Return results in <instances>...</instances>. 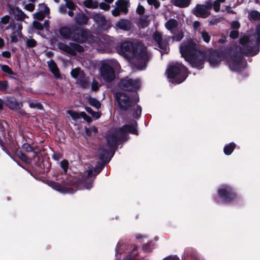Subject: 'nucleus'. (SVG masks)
I'll return each mask as SVG.
<instances>
[{"instance_id": "f257e3e1", "label": "nucleus", "mask_w": 260, "mask_h": 260, "mask_svg": "<svg viewBox=\"0 0 260 260\" xmlns=\"http://www.w3.org/2000/svg\"><path fill=\"white\" fill-rule=\"evenodd\" d=\"M118 52L129 59L137 69H146L149 54L146 48L142 43L125 41L120 44Z\"/></svg>"}, {"instance_id": "f03ea898", "label": "nucleus", "mask_w": 260, "mask_h": 260, "mask_svg": "<svg viewBox=\"0 0 260 260\" xmlns=\"http://www.w3.org/2000/svg\"><path fill=\"white\" fill-rule=\"evenodd\" d=\"M182 56L193 68L201 70L204 67L205 54L199 49L198 46L192 40L183 42L180 46Z\"/></svg>"}, {"instance_id": "7ed1b4c3", "label": "nucleus", "mask_w": 260, "mask_h": 260, "mask_svg": "<svg viewBox=\"0 0 260 260\" xmlns=\"http://www.w3.org/2000/svg\"><path fill=\"white\" fill-rule=\"evenodd\" d=\"M137 123L134 121L131 124H125L123 127L110 131L106 137L108 144L112 147L117 142L126 140L128 132L137 135Z\"/></svg>"}, {"instance_id": "20e7f679", "label": "nucleus", "mask_w": 260, "mask_h": 260, "mask_svg": "<svg viewBox=\"0 0 260 260\" xmlns=\"http://www.w3.org/2000/svg\"><path fill=\"white\" fill-rule=\"evenodd\" d=\"M255 43L254 45L248 41L247 37H243L240 40V43L242 45L241 53L247 56H253L258 53L260 51V25H257L254 34Z\"/></svg>"}, {"instance_id": "39448f33", "label": "nucleus", "mask_w": 260, "mask_h": 260, "mask_svg": "<svg viewBox=\"0 0 260 260\" xmlns=\"http://www.w3.org/2000/svg\"><path fill=\"white\" fill-rule=\"evenodd\" d=\"M167 74L171 82L179 84L186 78L187 69L181 63H173L168 68Z\"/></svg>"}, {"instance_id": "423d86ee", "label": "nucleus", "mask_w": 260, "mask_h": 260, "mask_svg": "<svg viewBox=\"0 0 260 260\" xmlns=\"http://www.w3.org/2000/svg\"><path fill=\"white\" fill-rule=\"evenodd\" d=\"M119 67L118 62L115 60H107L103 62L100 68V75L107 82H111L115 78V72L113 69Z\"/></svg>"}, {"instance_id": "0eeeda50", "label": "nucleus", "mask_w": 260, "mask_h": 260, "mask_svg": "<svg viewBox=\"0 0 260 260\" xmlns=\"http://www.w3.org/2000/svg\"><path fill=\"white\" fill-rule=\"evenodd\" d=\"M133 99H116V104L121 109L126 110L129 108H133L135 111L133 115L135 118H138L141 114L142 109L140 106L136 105L135 103L139 102V99H135L136 100L134 102L132 101Z\"/></svg>"}, {"instance_id": "6e6552de", "label": "nucleus", "mask_w": 260, "mask_h": 260, "mask_svg": "<svg viewBox=\"0 0 260 260\" xmlns=\"http://www.w3.org/2000/svg\"><path fill=\"white\" fill-rule=\"evenodd\" d=\"M141 82L139 79H132L128 77L120 80L118 86L125 91H136L140 88Z\"/></svg>"}, {"instance_id": "1a4fd4ad", "label": "nucleus", "mask_w": 260, "mask_h": 260, "mask_svg": "<svg viewBox=\"0 0 260 260\" xmlns=\"http://www.w3.org/2000/svg\"><path fill=\"white\" fill-rule=\"evenodd\" d=\"M212 3L207 2L205 5L198 4L192 9V13L198 17L206 18L210 15Z\"/></svg>"}, {"instance_id": "9d476101", "label": "nucleus", "mask_w": 260, "mask_h": 260, "mask_svg": "<svg viewBox=\"0 0 260 260\" xmlns=\"http://www.w3.org/2000/svg\"><path fill=\"white\" fill-rule=\"evenodd\" d=\"M153 38L157 42L161 53H168L169 52V48L168 44L171 37L162 36L161 32L156 31L153 34Z\"/></svg>"}, {"instance_id": "9b49d317", "label": "nucleus", "mask_w": 260, "mask_h": 260, "mask_svg": "<svg viewBox=\"0 0 260 260\" xmlns=\"http://www.w3.org/2000/svg\"><path fill=\"white\" fill-rule=\"evenodd\" d=\"M71 75L76 80V82L82 88L89 87L90 83V79L84 74L83 72L79 68H76L72 70Z\"/></svg>"}, {"instance_id": "f8f14e48", "label": "nucleus", "mask_w": 260, "mask_h": 260, "mask_svg": "<svg viewBox=\"0 0 260 260\" xmlns=\"http://www.w3.org/2000/svg\"><path fill=\"white\" fill-rule=\"evenodd\" d=\"M57 46L60 50L72 55H76L77 52H82L84 51L82 46L74 43H70L67 45L60 42L57 44Z\"/></svg>"}, {"instance_id": "ddd939ff", "label": "nucleus", "mask_w": 260, "mask_h": 260, "mask_svg": "<svg viewBox=\"0 0 260 260\" xmlns=\"http://www.w3.org/2000/svg\"><path fill=\"white\" fill-rule=\"evenodd\" d=\"M116 7L112 11V14L114 16H117L120 13L126 14L130 6L129 0H118L115 2Z\"/></svg>"}, {"instance_id": "4468645a", "label": "nucleus", "mask_w": 260, "mask_h": 260, "mask_svg": "<svg viewBox=\"0 0 260 260\" xmlns=\"http://www.w3.org/2000/svg\"><path fill=\"white\" fill-rule=\"evenodd\" d=\"M230 69L234 72H240L243 69L246 65V62L241 57L237 58H231L229 61Z\"/></svg>"}, {"instance_id": "2eb2a0df", "label": "nucleus", "mask_w": 260, "mask_h": 260, "mask_svg": "<svg viewBox=\"0 0 260 260\" xmlns=\"http://www.w3.org/2000/svg\"><path fill=\"white\" fill-rule=\"evenodd\" d=\"M87 35L88 32L86 30L75 27L73 28L72 40L78 42H83L86 40Z\"/></svg>"}, {"instance_id": "dca6fc26", "label": "nucleus", "mask_w": 260, "mask_h": 260, "mask_svg": "<svg viewBox=\"0 0 260 260\" xmlns=\"http://www.w3.org/2000/svg\"><path fill=\"white\" fill-rule=\"evenodd\" d=\"M218 194L223 200V203H227L233 199L234 195L232 193L228 186H224L218 189Z\"/></svg>"}, {"instance_id": "f3484780", "label": "nucleus", "mask_w": 260, "mask_h": 260, "mask_svg": "<svg viewBox=\"0 0 260 260\" xmlns=\"http://www.w3.org/2000/svg\"><path fill=\"white\" fill-rule=\"evenodd\" d=\"M102 166L99 167L94 169V174L93 175V170L92 168H89L88 170L87 177L88 179L84 180V185L86 189H90L92 187V178L99 174L102 170Z\"/></svg>"}, {"instance_id": "a211bd4d", "label": "nucleus", "mask_w": 260, "mask_h": 260, "mask_svg": "<svg viewBox=\"0 0 260 260\" xmlns=\"http://www.w3.org/2000/svg\"><path fill=\"white\" fill-rule=\"evenodd\" d=\"M100 26L103 28L109 25L110 23L105 17L101 14L93 13L91 17Z\"/></svg>"}, {"instance_id": "6ab92c4d", "label": "nucleus", "mask_w": 260, "mask_h": 260, "mask_svg": "<svg viewBox=\"0 0 260 260\" xmlns=\"http://www.w3.org/2000/svg\"><path fill=\"white\" fill-rule=\"evenodd\" d=\"M115 27L121 30L128 31L132 28V23L126 19H121L115 23Z\"/></svg>"}, {"instance_id": "aec40b11", "label": "nucleus", "mask_w": 260, "mask_h": 260, "mask_svg": "<svg viewBox=\"0 0 260 260\" xmlns=\"http://www.w3.org/2000/svg\"><path fill=\"white\" fill-rule=\"evenodd\" d=\"M221 60V57L219 53L217 52H214L210 54L208 58V61L210 66L212 67H215L218 66Z\"/></svg>"}, {"instance_id": "412c9836", "label": "nucleus", "mask_w": 260, "mask_h": 260, "mask_svg": "<svg viewBox=\"0 0 260 260\" xmlns=\"http://www.w3.org/2000/svg\"><path fill=\"white\" fill-rule=\"evenodd\" d=\"M103 39L105 41V42L102 43L104 46V48H97L96 49L100 52L110 51V49L108 48L112 46V38L108 36H103Z\"/></svg>"}, {"instance_id": "4be33fe9", "label": "nucleus", "mask_w": 260, "mask_h": 260, "mask_svg": "<svg viewBox=\"0 0 260 260\" xmlns=\"http://www.w3.org/2000/svg\"><path fill=\"white\" fill-rule=\"evenodd\" d=\"M74 20L77 24L84 25L87 24L89 18L85 14L79 13L76 14Z\"/></svg>"}, {"instance_id": "5701e85b", "label": "nucleus", "mask_w": 260, "mask_h": 260, "mask_svg": "<svg viewBox=\"0 0 260 260\" xmlns=\"http://www.w3.org/2000/svg\"><path fill=\"white\" fill-rule=\"evenodd\" d=\"M59 34L64 39H72L73 29L69 26H62L59 29Z\"/></svg>"}, {"instance_id": "b1692460", "label": "nucleus", "mask_w": 260, "mask_h": 260, "mask_svg": "<svg viewBox=\"0 0 260 260\" xmlns=\"http://www.w3.org/2000/svg\"><path fill=\"white\" fill-rule=\"evenodd\" d=\"M49 185L54 189L62 193H72L73 192L72 190L69 189L67 187H62L59 183L57 182H51L49 184Z\"/></svg>"}, {"instance_id": "393cba45", "label": "nucleus", "mask_w": 260, "mask_h": 260, "mask_svg": "<svg viewBox=\"0 0 260 260\" xmlns=\"http://www.w3.org/2000/svg\"><path fill=\"white\" fill-rule=\"evenodd\" d=\"M47 63L50 71L53 73L54 76L56 78H60V76L59 73V70L55 62L53 60H50L47 62Z\"/></svg>"}, {"instance_id": "a878e982", "label": "nucleus", "mask_w": 260, "mask_h": 260, "mask_svg": "<svg viewBox=\"0 0 260 260\" xmlns=\"http://www.w3.org/2000/svg\"><path fill=\"white\" fill-rule=\"evenodd\" d=\"M178 25V22L176 19H170L165 23V26L171 32L174 33Z\"/></svg>"}, {"instance_id": "bb28decb", "label": "nucleus", "mask_w": 260, "mask_h": 260, "mask_svg": "<svg viewBox=\"0 0 260 260\" xmlns=\"http://www.w3.org/2000/svg\"><path fill=\"white\" fill-rule=\"evenodd\" d=\"M172 4L179 8H186L189 6L190 0H171Z\"/></svg>"}, {"instance_id": "cd10ccee", "label": "nucleus", "mask_w": 260, "mask_h": 260, "mask_svg": "<svg viewBox=\"0 0 260 260\" xmlns=\"http://www.w3.org/2000/svg\"><path fill=\"white\" fill-rule=\"evenodd\" d=\"M13 13L15 18L17 20H22L26 17V15L24 12L18 7H15L13 9Z\"/></svg>"}, {"instance_id": "c85d7f7f", "label": "nucleus", "mask_w": 260, "mask_h": 260, "mask_svg": "<svg viewBox=\"0 0 260 260\" xmlns=\"http://www.w3.org/2000/svg\"><path fill=\"white\" fill-rule=\"evenodd\" d=\"M236 145L234 143H231L225 145L224 147V152L226 155L231 154L235 149Z\"/></svg>"}, {"instance_id": "c756f323", "label": "nucleus", "mask_w": 260, "mask_h": 260, "mask_svg": "<svg viewBox=\"0 0 260 260\" xmlns=\"http://www.w3.org/2000/svg\"><path fill=\"white\" fill-rule=\"evenodd\" d=\"M7 106L11 109L16 110L20 108L21 104L17 102L15 100L8 102Z\"/></svg>"}, {"instance_id": "7c9ffc66", "label": "nucleus", "mask_w": 260, "mask_h": 260, "mask_svg": "<svg viewBox=\"0 0 260 260\" xmlns=\"http://www.w3.org/2000/svg\"><path fill=\"white\" fill-rule=\"evenodd\" d=\"M84 6L88 8L95 9L98 7V4L92 0H85L83 2Z\"/></svg>"}, {"instance_id": "2f4dec72", "label": "nucleus", "mask_w": 260, "mask_h": 260, "mask_svg": "<svg viewBox=\"0 0 260 260\" xmlns=\"http://www.w3.org/2000/svg\"><path fill=\"white\" fill-rule=\"evenodd\" d=\"M249 18L253 20H260V13L256 10H252L249 12Z\"/></svg>"}, {"instance_id": "473e14b6", "label": "nucleus", "mask_w": 260, "mask_h": 260, "mask_svg": "<svg viewBox=\"0 0 260 260\" xmlns=\"http://www.w3.org/2000/svg\"><path fill=\"white\" fill-rule=\"evenodd\" d=\"M24 41L25 42L28 48L34 47L37 45V42L31 37L27 38L24 37L23 38Z\"/></svg>"}, {"instance_id": "72a5a7b5", "label": "nucleus", "mask_w": 260, "mask_h": 260, "mask_svg": "<svg viewBox=\"0 0 260 260\" xmlns=\"http://www.w3.org/2000/svg\"><path fill=\"white\" fill-rule=\"evenodd\" d=\"M199 33L204 41L207 43H208L210 40L211 38L209 33L204 29L201 30L199 31Z\"/></svg>"}, {"instance_id": "f704fd0d", "label": "nucleus", "mask_w": 260, "mask_h": 260, "mask_svg": "<svg viewBox=\"0 0 260 260\" xmlns=\"http://www.w3.org/2000/svg\"><path fill=\"white\" fill-rule=\"evenodd\" d=\"M67 113L74 120H78L81 118V112H77L72 110H69Z\"/></svg>"}, {"instance_id": "c9c22d12", "label": "nucleus", "mask_w": 260, "mask_h": 260, "mask_svg": "<svg viewBox=\"0 0 260 260\" xmlns=\"http://www.w3.org/2000/svg\"><path fill=\"white\" fill-rule=\"evenodd\" d=\"M88 102L90 105L99 109L101 108V103L96 99H88Z\"/></svg>"}, {"instance_id": "e433bc0d", "label": "nucleus", "mask_w": 260, "mask_h": 260, "mask_svg": "<svg viewBox=\"0 0 260 260\" xmlns=\"http://www.w3.org/2000/svg\"><path fill=\"white\" fill-rule=\"evenodd\" d=\"M10 20V16L9 15H5L1 18L0 21V27H4L6 24H7Z\"/></svg>"}, {"instance_id": "4c0bfd02", "label": "nucleus", "mask_w": 260, "mask_h": 260, "mask_svg": "<svg viewBox=\"0 0 260 260\" xmlns=\"http://www.w3.org/2000/svg\"><path fill=\"white\" fill-rule=\"evenodd\" d=\"M1 69L3 72L9 75L15 74L13 71L11 69V68L7 65L1 66Z\"/></svg>"}, {"instance_id": "58836bf2", "label": "nucleus", "mask_w": 260, "mask_h": 260, "mask_svg": "<svg viewBox=\"0 0 260 260\" xmlns=\"http://www.w3.org/2000/svg\"><path fill=\"white\" fill-rule=\"evenodd\" d=\"M60 167L63 169L64 173L67 172L68 167H69V162L66 160H63L60 162Z\"/></svg>"}, {"instance_id": "ea45409f", "label": "nucleus", "mask_w": 260, "mask_h": 260, "mask_svg": "<svg viewBox=\"0 0 260 260\" xmlns=\"http://www.w3.org/2000/svg\"><path fill=\"white\" fill-rule=\"evenodd\" d=\"M29 106L31 108H36L38 109H42V105L40 103L37 102H30L29 103Z\"/></svg>"}, {"instance_id": "a19ab883", "label": "nucleus", "mask_w": 260, "mask_h": 260, "mask_svg": "<svg viewBox=\"0 0 260 260\" xmlns=\"http://www.w3.org/2000/svg\"><path fill=\"white\" fill-rule=\"evenodd\" d=\"M34 18H35L36 19L42 20L44 17V14L43 12H38L35 13L34 14Z\"/></svg>"}, {"instance_id": "79ce46f5", "label": "nucleus", "mask_w": 260, "mask_h": 260, "mask_svg": "<svg viewBox=\"0 0 260 260\" xmlns=\"http://www.w3.org/2000/svg\"><path fill=\"white\" fill-rule=\"evenodd\" d=\"M212 6L213 7V9L216 12H218L220 10V3L216 0L212 3Z\"/></svg>"}, {"instance_id": "37998d69", "label": "nucleus", "mask_w": 260, "mask_h": 260, "mask_svg": "<svg viewBox=\"0 0 260 260\" xmlns=\"http://www.w3.org/2000/svg\"><path fill=\"white\" fill-rule=\"evenodd\" d=\"M150 5H153L155 8H157L160 6V3L157 0H147Z\"/></svg>"}, {"instance_id": "c03bdc74", "label": "nucleus", "mask_w": 260, "mask_h": 260, "mask_svg": "<svg viewBox=\"0 0 260 260\" xmlns=\"http://www.w3.org/2000/svg\"><path fill=\"white\" fill-rule=\"evenodd\" d=\"M8 86V82L7 81H0V90H6Z\"/></svg>"}, {"instance_id": "a18cd8bd", "label": "nucleus", "mask_w": 260, "mask_h": 260, "mask_svg": "<svg viewBox=\"0 0 260 260\" xmlns=\"http://www.w3.org/2000/svg\"><path fill=\"white\" fill-rule=\"evenodd\" d=\"M19 157L23 161L29 163L30 162L29 159L24 154L22 153H20L18 154Z\"/></svg>"}, {"instance_id": "49530a36", "label": "nucleus", "mask_w": 260, "mask_h": 260, "mask_svg": "<svg viewBox=\"0 0 260 260\" xmlns=\"http://www.w3.org/2000/svg\"><path fill=\"white\" fill-rule=\"evenodd\" d=\"M67 8L69 9H75L77 6L71 1L66 3Z\"/></svg>"}, {"instance_id": "de8ad7c7", "label": "nucleus", "mask_w": 260, "mask_h": 260, "mask_svg": "<svg viewBox=\"0 0 260 260\" xmlns=\"http://www.w3.org/2000/svg\"><path fill=\"white\" fill-rule=\"evenodd\" d=\"M67 7L66 5H61L59 7V12L62 14H65L67 12Z\"/></svg>"}, {"instance_id": "09e8293b", "label": "nucleus", "mask_w": 260, "mask_h": 260, "mask_svg": "<svg viewBox=\"0 0 260 260\" xmlns=\"http://www.w3.org/2000/svg\"><path fill=\"white\" fill-rule=\"evenodd\" d=\"M99 87V83L95 80H92L91 84V89L92 90L96 91Z\"/></svg>"}, {"instance_id": "8fccbe9b", "label": "nucleus", "mask_w": 260, "mask_h": 260, "mask_svg": "<svg viewBox=\"0 0 260 260\" xmlns=\"http://www.w3.org/2000/svg\"><path fill=\"white\" fill-rule=\"evenodd\" d=\"M81 117L83 118L85 121L89 123L91 121V118L87 116L84 112H81Z\"/></svg>"}, {"instance_id": "3c124183", "label": "nucleus", "mask_w": 260, "mask_h": 260, "mask_svg": "<svg viewBox=\"0 0 260 260\" xmlns=\"http://www.w3.org/2000/svg\"><path fill=\"white\" fill-rule=\"evenodd\" d=\"M81 117L83 118L85 121L89 123L91 121V118L87 116L84 112H81Z\"/></svg>"}, {"instance_id": "603ef678", "label": "nucleus", "mask_w": 260, "mask_h": 260, "mask_svg": "<svg viewBox=\"0 0 260 260\" xmlns=\"http://www.w3.org/2000/svg\"><path fill=\"white\" fill-rule=\"evenodd\" d=\"M239 32L238 30L235 29L231 31L230 37L232 39H236L238 37Z\"/></svg>"}, {"instance_id": "864d4df0", "label": "nucleus", "mask_w": 260, "mask_h": 260, "mask_svg": "<svg viewBox=\"0 0 260 260\" xmlns=\"http://www.w3.org/2000/svg\"><path fill=\"white\" fill-rule=\"evenodd\" d=\"M24 8L29 11H32L35 9V5L32 3H29L25 5Z\"/></svg>"}, {"instance_id": "5fc2aeb1", "label": "nucleus", "mask_w": 260, "mask_h": 260, "mask_svg": "<svg viewBox=\"0 0 260 260\" xmlns=\"http://www.w3.org/2000/svg\"><path fill=\"white\" fill-rule=\"evenodd\" d=\"M162 260H180V258L175 255H171L164 258Z\"/></svg>"}, {"instance_id": "6e6d98bb", "label": "nucleus", "mask_w": 260, "mask_h": 260, "mask_svg": "<svg viewBox=\"0 0 260 260\" xmlns=\"http://www.w3.org/2000/svg\"><path fill=\"white\" fill-rule=\"evenodd\" d=\"M33 25L34 27L38 30H42L43 29V26L42 24L38 21H34Z\"/></svg>"}, {"instance_id": "4d7b16f0", "label": "nucleus", "mask_w": 260, "mask_h": 260, "mask_svg": "<svg viewBox=\"0 0 260 260\" xmlns=\"http://www.w3.org/2000/svg\"><path fill=\"white\" fill-rule=\"evenodd\" d=\"M99 6L101 9L104 10H108L110 7L109 4H107L104 3H101Z\"/></svg>"}, {"instance_id": "13d9d810", "label": "nucleus", "mask_w": 260, "mask_h": 260, "mask_svg": "<svg viewBox=\"0 0 260 260\" xmlns=\"http://www.w3.org/2000/svg\"><path fill=\"white\" fill-rule=\"evenodd\" d=\"M23 149L26 152H31L33 150L32 148L27 144H24L23 145Z\"/></svg>"}, {"instance_id": "bf43d9fd", "label": "nucleus", "mask_w": 260, "mask_h": 260, "mask_svg": "<svg viewBox=\"0 0 260 260\" xmlns=\"http://www.w3.org/2000/svg\"><path fill=\"white\" fill-rule=\"evenodd\" d=\"M144 11H145L144 8L142 6L139 5L137 9V13L138 14L141 15L144 13Z\"/></svg>"}, {"instance_id": "052dcab7", "label": "nucleus", "mask_w": 260, "mask_h": 260, "mask_svg": "<svg viewBox=\"0 0 260 260\" xmlns=\"http://www.w3.org/2000/svg\"><path fill=\"white\" fill-rule=\"evenodd\" d=\"M231 26L232 28H235L237 30V29L240 26V24L238 21H235L232 22V23L231 24Z\"/></svg>"}, {"instance_id": "680f3d73", "label": "nucleus", "mask_w": 260, "mask_h": 260, "mask_svg": "<svg viewBox=\"0 0 260 260\" xmlns=\"http://www.w3.org/2000/svg\"><path fill=\"white\" fill-rule=\"evenodd\" d=\"M101 113L98 112H93L91 114V116L93 117V118H95V119H99L101 117Z\"/></svg>"}, {"instance_id": "e2e57ef3", "label": "nucleus", "mask_w": 260, "mask_h": 260, "mask_svg": "<svg viewBox=\"0 0 260 260\" xmlns=\"http://www.w3.org/2000/svg\"><path fill=\"white\" fill-rule=\"evenodd\" d=\"M183 38V35L179 34L178 36H174L172 37V39L176 41H180Z\"/></svg>"}, {"instance_id": "0e129e2a", "label": "nucleus", "mask_w": 260, "mask_h": 260, "mask_svg": "<svg viewBox=\"0 0 260 260\" xmlns=\"http://www.w3.org/2000/svg\"><path fill=\"white\" fill-rule=\"evenodd\" d=\"M219 18L212 19L209 21V24L210 25L216 24L219 21Z\"/></svg>"}, {"instance_id": "69168bd1", "label": "nucleus", "mask_w": 260, "mask_h": 260, "mask_svg": "<svg viewBox=\"0 0 260 260\" xmlns=\"http://www.w3.org/2000/svg\"><path fill=\"white\" fill-rule=\"evenodd\" d=\"M61 155L59 153H54L53 155V159L56 160H58L59 159H60L61 158Z\"/></svg>"}, {"instance_id": "338daca9", "label": "nucleus", "mask_w": 260, "mask_h": 260, "mask_svg": "<svg viewBox=\"0 0 260 260\" xmlns=\"http://www.w3.org/2000/svg\"><path fill=\"white\" fill-rule=\"evenodd\" d=\"M2 54L3 56L6 58H9L11 56V53L7 51H3Z\"/></svg>"}, {"instance_id": "774afa93", "label": "nucleus", "mask_w": 260, "mask_h": 260, "mask_svg": "<svg viewBox=\"0 0 260 260\" xmlns=\"http://www.w3.org/2000/svg\"><path fill=\"white\" fill-rule=\"evenodd\" d=\"M200 25H201V24H200V22L198 21H195L193 23V27L195 28H198L200 26Z\"/></svg>"}]
</instances>
